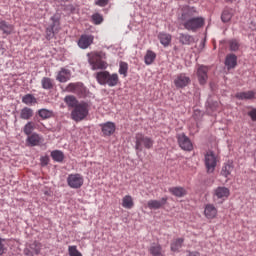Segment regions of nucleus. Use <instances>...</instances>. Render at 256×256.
<instances>
[{"instance_id": "1", "label": "nucleus", "mask_w": 256, "mask_h": 256, "mask_svg": "<svg viewBox=\"0 0 256 256\" xmlns=\"http://www.w3.org/2000/svg\"><path fill=\"white\" fill-rule=\"evenodd\" d=\"M196 15H199L197 8L184 6L180 16L178 17V21H180L186 31H192V33H195L205 26V18Z\"/></svg>"}, {"instance_id": "2", "label": "nucleus", "mask_w": 256, "mask_h": 256, "mask_svg": "<svg viewBox=\"0 0 256 256\" xmlns=\"http://www.w3.org/2000/svg\"><path fill=\"white\" fill-rule=\"evenodd\" d=\"M96 80L99 85H108V87H117L119 85V74L109 71H100L96 73Z\"/></svg>"}, {"instance_id": "3", "label": "nucleus", "mask_w": 256, "mask_h": 256, "mask_svg": "<svg viewBox=\"0 0 256 256\" xmlns=\"http://www.w3.org/2000/svg\"><path fill=\"white\" fill-rule=\"evenodd\" d=\"M88 57V62L93 71H97V69H107V67H109V64L103 60L106 59L104 52H92L88 54Z\"/></svg>"}, {"instance_id": "4", "label": "nucleus", "mask_w": 256, "mask_h": 256, "mask_svg": "<svg viewBox=\"0 0 256 256\" xmlns=\"http://www.w3.org/2000/svg\"><path fill=\"white\" fill-rule=\"evenodd\" d=\"M89 115V103L80 102L71 112V119L79 123Z\"/></svg>"}, {"instance_id": "5", "label": "nucleus", "mask_w": 256, "mask_h": 256, "mask_svg": "<svg viewBox=\"0 0 256 256\" xmlns=\"http://www.w3.org/2000/svg\"><path fill=\"white\" fill-rule=\"evenodd\" d=\"M155 141L149 136L137 133L135 135V149L136 151H143V149H153Z\"/></svg>"}, {"instance_id": "6", "label": "nucleus", "mask_w": 256, "mask_h": 256, "mask_svg": "<svg viewBox=\"0 0 256 256\" xmlns=\"http://www.w3.org/2000/svg\"><path fill=\"white\" fill-rule=\"evenodd\" d=\"M229 195H231V190H229V188L219 186L213 192V201L218 205H221L229 199Z\"/></svg>"}, {"instance_id": "7", "label": "nucleus", "mask_w": 256, "mask_h": 256, "mask_svg": "<svg viewBox=\"0 0 256 256\" xmlns=\"http://www.w3.org/2000/svg\"><path fill=\"white\" fill-rule=\"evenodd\" d=\"M65 91L67 93H74V95H78V97H85V95H87V87H85L83 82L69 83L66 86Z\"/></svg>"}, {"instance_id": "8", "label": "nucleus", "mask_w": 256, "mask_h": 256, "mask_svg": "<svg viewBox=\"0 0 256 256\" xmlns=\"http://www.w3.org/2000/svg\"><path fill=\"white\" fill-rule=\"evenodd\" d=\"M66 181L70 189H81L85 183V178L80 173H72L68 175Z\"/></svg>"}, {"instance_id": "9", "label": "nucleus", "mask_w": 256, "mask_h": 256, "mask_svg": "<svg viewBox=\"0 0 256 256\" xmlns=\"http://www.w3.org/2000/svg\"><path fill=\"white\" fill-rule=\"evenodd\" d=\"M217 161V156L215 153H213V151H208L205 154L204 163L207 169V173H213L215 171V167H217Z\"/></svg>"}, {"instance_id": "10", "label": "nucleus", "mask_w": 256, "mask_h": 256, "mask_svg": "<svg viewBox=\"0 0 256 256\" xmlns=\"http://www.w3.org/2000/svg\"><path fill=\"white\" fill-rule=\"evenodd\" d=\"M178 144L184 151H193V143L191 142V139L187 137L185 134H178L177 135Z\"/></svg>"}, {"instance_id": "11", "label": "nucleus", "mask_w": 256, "mask_h": 256, "mask_svg": "<svg viewBox=\"0 0 256 256\" xmlns=\"http://www.w3.org/2000/svg\"><path fill=\"white\" fill-rule=\"evenodd\" d=\"M217 215H219V210L215 207L214 204H206L204 207V217L208 221H213V219H217Z\"/></svg>"}, {"instance_id": "12", "label": "nucleus", "mask_w": 256, "mask_h": 256, "mask_svg": "<svg viewBox=\"0 0 256 256\" xmlns=\"http://www.w3.org/2000/svg\"><path fill=\"white\" fill-rule=\"evenodd\" d=\"M190 83L191 78L185 73L178 74L174 80V85L177 89H183V87H187Z\"/></svg>"}, {"instance_id": "13", "label": "nucleus", "mask_w": 256, "mask_h": 256, "mask_svg": "<svg viewBox=\"0 0 256 256\" xmlns=\"http://www.w3.org/2000/svg\"><path fill=\"white\" fill-rule=\"evenodd\" d=\"M94 39L95 38L93 37V35L83 34L78 40V47H80V49H88L89 47H91V45H93Z\"/></svg>"}, {"instance_id": "14", "label": "nucleus", "mask_w": 256, "mask_h": 256, "mask_svg": "<svg viewBox=\"0 0 256 256\" xmlns=\"http://www.w3.org/2000/svg\"><path fill=\"white\" fill-rule=\"evenodd\" d=\"M53 24L46 29V39L51 41L55 37V33H59V29H61L58 20L52 18Z\"/></svg>"}, {"instance_id": "15", "label": "nucleus", "mask_w": 256, "mask_h": 256, "mask_svg": "<svg viewBox=\"0 0 256 256\" xmlns=\"http://www.w3.org/2000/svg\"><path fill=\"white\" fill-rule=\"evenodd\" d=\"M26 141L30 145V147H37L41 145V143H43V141L45 140L43 139V136L37 133H32L27 137Z\"/></svg>"}, {"instance_id": "16", "label": "nucleus", "mask_w": 256, "mask_h": 256, "mask_svg": "<svg viewBox=\"0 0 256 256\" xmlns=\"http://www.w3.org/2000/svg\"><path fill=\"white\" fill-rule=\"evenodd\" d=\"M100 127L104 137H111V135L115 133L116 126L113 122H106L104 124H100Z\"/></svg>"}, {"instance_id": "17", "label": "nucleus", "mask_w": 256, "mask_h": 256, "mask_svg": "<svg viewBox=\"0 0 256 256\" xmlns=\"http://www.w3.org/2000/svg\"><path fill=\"white\" fill-rule=\"evenodd\" d=\"M207 73H209V68H207L206 66L198 67L197 77L200 85H205V83H207V79H209Z\"/></svg>"}, {"instance_id": "18", "label": "nucleus", "mask_w": 256, "mask_h": 256, "mask_svg": "<svg viewBox=\"0 0 256 256\" xmlns=\"http://www.w3.org/2000/svg\"><path fill=\"white\" fill-rule=\"evenodd\" d=\"M71 79V70L66 68H61V70L57 73L56 81L59 83H67Z\"/></svg>"}, {"instance_id": "19", "label": "nucleus", "mask_w": 256, "mask_h": 256, "mask_svg": "<svg viewBox=\"0 0 256 256\" xmlns=\"http://www.w3.org/2000/svg\"><path fill=\"white\" fill-rule=\"evenodd\" d=\"M148 251L152 256H165V252H163V247L159 243H152Z\"/></svg>"}, {"instance_id": "20", "label": "nucleus", "mask_w": 256, "mask_h": 256, "mask_svg": "<svg viewBox=\"0 0 256 256\" xmlns=\"http://www.w3.org/2000/svg\"><path fill=\"white\" fill-rule=\"evenodd\" d=\"M158 39H159L161 45H163V47H169V45H171V41H172L173 37L169 33L160 32L158 34Z\"/></svg>"}, {"instance_id": "21", "label": "nucleus", "mask_w": 256, "mask_h": 256, "mask_svg": "<svg viewBox=\"0 0 256 256\" xmlns=\"http://www.w3.org/2000/svg\"><path fill=\"white\" fill-rule=\"evenodd\" d=\"M167 203V197H163L161 200H149L147 207L149 209H161L163 205Z\"/></svg>"}, {"instance_id": "22", "label": "nucleus", "mask_w": 256, "mask_h": 256, "mask_svg": "<svg viewBox=\"0 0 256 256\" xmlns=\"http://www.w3.org/2000/svg\"><path fill=\"white\" fill-rule=\"evenodd\" d=\"M169 193H171V195H174V197H185V195H187V190L181 186H176V187H170L168 189Z\"/></svg>"}, {"instance_id": "23", "label": "nucleus", "mask_w": 256, "mask_h": 256, "mask_svg": "<svg viewBox=\"0 0 256 256\" xmlns=\"http://www.w3.org/2000/svg\"><path fill=\"white\" fill-rule=\"evenodd\" d=\"M236 99L249 100V99H256V93L254 91H247V92H238L235 94Z\"/></svg>"}, {"instance_id": "24", "label": "nucleus", "mask_w": 256, "mask_h": 256, "mask_svg": "<svg viewBox=\"0 0 256 256\" xmlns=\"http://www.w3.org/2000/svg\"><path fill=\"white\" fill-rule=\"evenodd\" d=\"M225 65L228 69H235V67H237V56L235 54H228L226 56Z\"/></svg>"}, {"instance_id": "25", "label": "nucleus", "mask_w": 256, "mask_h": 256, "mask_svg": "<svg viewBox=\"0 0 256 256\" xmlns=\"http://www.w3.org/2000/svg\"><path fill=\"white\" fill-rule=\"evenodd\" d=\"M42 89L46 91H51L55 87V81L49 77H43L41 79Z\"/></svg>"}, {"instance_id": "26", "label": "nucleus", "mask_w": 256, "mask_h": 256, "mask_svg": "<svg viewBox=\"0 0 256 256\" xmlns=\"http://www.w3.org/2000/svg\"><path fill=\"white\" fill-rule=\"evenodd\" d=\"M179 42L182 45H192V43H195V38L189 34L180 33Z\"/></svg>"}, {"instance_id": "27", "label": "nucleus", "mask_w": 256, "mask_h": 256, "mask_svg": "<svg viewBox=\"0 0 256 256\" xmlns=\"http://www.w3.org/2000/svg\"><path fill=\"white\" fill-rule=\"evenodd\" d=\"M34 115L33 109L29 107H24L20 110V119L24 121H29Z\"/></svg>"}, {"instance_id": "28", "label": "nucleus", "mask_w": 256, "mask_h": 256, "mask_svg": "<svg viewBox=\"0 0 256 256\" xmlns=\"http://www.w3.org/2000/svg\"><path fill=\"white\" fill-rule=\"evenodd\" d=\"M64 102L66 103L67 107L70 109H74L79 105V100L73 95H68L64 98Z\"/></svg>"}, {"instance_id": "29", "label": "nucleus", "mask_w": 256, "mask_h": 256, "mask_svg": "<svg viewBox=\"0 0 256 256\" xmlns=\"http://www.w3.org/2000/svg\"><path fill=\"white\" fill-rule=\"evenodd\" d=\"M122 207L124 209H133L135 207V202L133 201V196L126 195L122 198Z\"/></svg>"}, {"instance_id": "30", "label": "nucleus", "mask_w": 256, "mask_h": 256, "mask_svg": "<svg viewBox=\"0 0 256 256\" xmlns=\"http://www.w3.org/2000/svg\"><path fill=\"white\" fill-rule=\"evenodd\" d=\"M14 26L7 23L6 21H0V31L4 33V35H11L13 33Z\"/></svg>"}, {"instance_id": "31", "label": "nucleus", "mask_w": 256, "mask_h": 256, "mask_svg": "<svg viewBox=\"0 0 256 256\" xmlns=\"http://www.w3.org/2000/svg\"><path fill=\"white\" fill-rule=\"evenodd\" d=\"M155 59H157V54L152 50H147L146 55L144 56L145 65H153Z\"/></svg>"}, {"instance_id": "32", "label": "nucleus", "mask_w": 256, "mask_h": 256, "mask_svg": "<svg viewBox=\"0 0 256 256\" xmlns=\"http://www.w3.org/2000/svg\"><path fill=\"white\" fill-rule=\"evenodd\" d=\"M184 242H185V239L183 238H178L173 240L170 245L171 251H173L174 253L179 251L183 247Z\"/></svg>"}, {"instance_id": "33", "label": "nucleus", "mask_w": 256, "mask_h": 256, "mask_svg": "<svg viewBox=\"0 0 256 256\" xmlns=\"http://www.w3.org/2000/svg\"><path fill=\"white\" fill-rule=\"evenodd\" d=\"M233 18V9L225 8L221 15V20L223 23H229Z\"/></svg>"}, {"instance_id": "34", "label": "nucleus", "mask_w": 256, "mask_h": 256, "mask_svg": "<svg viewBox=\"0 0 256 256\" xmlns=\"http://www.w3.org/2000/svg\"><path fill=\"white\" fill-rule=\"evenodd\" d=\"M22 103H24V105H36L37 103V98H35V96H33V94H26L22 97Z\"/></svg>"}, {"instance_id": "35", "label": "nucleus", "mask_w": 256, "mask_h": 256, "mask_svg": "<svg viewBox=\"0 0 256 256\" xmlns=\"http://www.w3.org/2000/svg\"><path fill=\"white\" fill-rule=\"evenodd\" d=\"M38 115L43 120L51 119V117H53V111L49 110V109L42 108V109L38 110Z\"/></svg>"}, {"instance_id": "36", "label": "nucleus", "mask_w": 256, "mask_h": 256, "mask_svg": "<svg viewBox=\"0 0 256 256\" xmlns=\"http://www.w3.org/2000/svg\"><path fill=\"white\" fill-rule=\"evenodd\" d=\"M232 172H233V163L228 162L222 167L221 175H223V177H229V175H231Z\"/></svg>"}, {"instance_id": "37", "label": "nucleus", "mask_w": 256, "mask_h": 256, "mask_svg": "<svg viewBox=\"0 0 256 256\" xmlns=\"http://www.w3.org/2000/svg\"><path fill=\"white\" fill-rule=\"evenodd\" d=\"M128 72H129V64H127V62L121 61L119 63V70H118L119 75H123V77H127Z\"/></svg>"}, {"instance_id": "38", "label": "nucleus", "mask_w": 256, "mask_h": 256, "mask_svg": "<svg viewBox=\"0 0 256 256\" xmlns=\"http://www.w3.org/2000/svg\"><path fill=\"white\" fill-rule=\"evenodd\" d=\"M51 157L54 161H57V163H61L65 159V155L59 150L52 151Z\"/></svg>"}, {"instance_id": "39", "label": "nucleus", "mask_w": 256, "mask_h": 256, "mask_svg": "<svg viewBox=\"0 0 256 256\" xmlns=\"http://www.w3.org/2000/svg\"><path fill=\"white\" fill-rule=\"evenodd\" d=\"M24 134L29 137V135H33V131H35V123L28 122L25 124L23 128Z\"/></svg>"}, {"instance_id": "40", "label": "nucleus", "mask_w": 256, "mask_h": 256, "mask_svg": "<svg viewBox=\"0 0 256 256\" xmlns=\"http://www.w3.org/2000/svg\"><path fill=\"white\" fill-rule=\"evenodd\" d=\"M69 256H83V254L77 249L76 245L68 247Z\"/></svg>"}, {"instance_id": "41", "label": "nucleus", "mask_w": 256, "mask_h": 256, "mask_svg": "<svg viewBox=\"0 0 256 256\" xmlns=\"http://www.w3.org/2000/svg\"><path fill=\"white\" fill-rule=\"evenodd\" d=\"M229 47L230 51H239V47H241V44H239V41L237 39H232L229 41Z\"/></svg>"}, {"instance_id": "42", "label": "nucleus", "mask_w": 256, "mask_h": 256, "mask_svg": "<svg viewBox=\"0 0 256 256\" xmlns=\"http://www.w3.org/2000/svg\"><path fill=\"white\" fill-rule=\"evenodd\" d=\"M41 243L40 242H33L31 245H30V249H32V251H34L35 255H39V253H41Z\"/></svg>"}, {"instance_id": "43", "label": "nucleus", "mask_w": 256, "mask_h": 256, "mask_svg": "<svg viewBox=\"0 0 256 256\" xmlns=\"http://www.w3.org/2000/svg\"><path fill=\"white\" fill-rule=\"evenodd\" d=\"M92 21L94 25H101L103 23V15L95 13L92 15Z\"/></svg>"}, {"instance_id": "44", "label": "nucleus", "mask_w": 256, "mask_h": 256, "mask_svg": "<svg viewBox=\"0 0 256 256\" xmlns=\"http://www.w3.org/2000/svg\"><path fill=\"white\" fill-rule=\"evenodd\" d=\"M108 4H109V0H96L95 1V5H97L98 7H107Z\"/></svg>"}, {"instance_id": "45", "label": "nucleus", "mask_w": 256, "mask_h": 256, "mask_svg": "<svg viewBox=\"0 0 256 256\" xmlns=\"http://www.w3.org/2000/svg\"><path fill=\"white\" fill-rule=\"evenodd\" d=\"M3 241H5L3 238H0V256L5 255L7 248H5V244H3Z\"/></svg>"}, {"instance_id": "46", "label": "nucleus", "mask_w": 256, "mask_h": 256, "mask_svg": "<svg viewBox=\"0 0 256 256\" xmlns=\"http://www.w3.org/2000/svg\"><path fill=\"white\" fill-rule=\"evenodd\" d=\"M40 161H41V165H42L43 167L49 165V156H42V157L40 158Z\"/></svg>"}, {"instance_id": "47", "label": "nucleus", "mask_w": 256, "mask_h": 256, "mask_svg": "<svg viewBox=\"0 0 256 256\" xmlns=\"http://www.w3.org/2000/svg\"><path fill=\"white\" fill-rule=\"evenodd\" d=\"M248 115L252 119V121H256V108H254L250 112H248Z\"/></svg>"}, {"instance_id": "48", "label": "nucleus", "mask_w": 256, "mask_h": 256, "mask_svg": "<svg viewBox=\"0 0 256 256\" xmlns=\"http://www.w3.org/2000/svg\"><path fill=\"white\" fill-rule=\"evenodd\" d=\"M188 256H201V253L197 252V251H188Z\"/></svg>"}, {"instance_id": "49", "label": "nucleus", "mask_w": 256, "mask_h": 256, "mask_svg": "<svg viewBox=\"0 0 256 256\" xmlns=\"http://www.w3.org/2000/svg\"><path fill=\"white\" fill-rule=\"evenodd\" d=\"M24 253H25V255H30V251L29 250H25Z\"/></svg>"}, {"instance_id": "50", "label": "nucleus", "mask_w": 256, "mask_h": 256, "mask_svg": "<svg viewBox=\"0 0 256 256\" xmlns=\"http://www.w3.org/2000/svg\"><path fill=\"white\" fill-rule=\"evenodd\" d=\"M226 3H233V0H225Z\"/></svg>"}]
</instances>
